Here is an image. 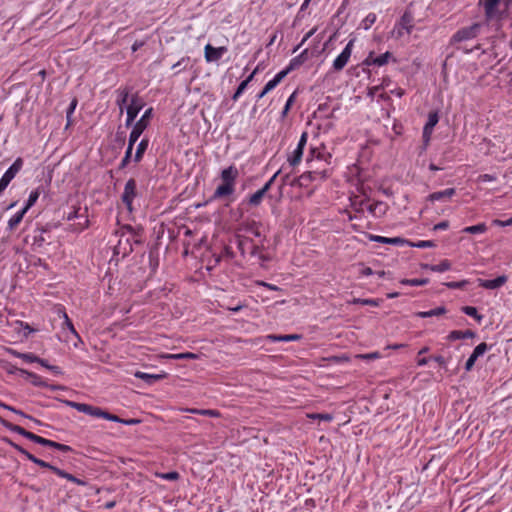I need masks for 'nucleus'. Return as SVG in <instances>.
Wrapping results in <instances>:
<instances>
[{"instance_id": "obj_1", "label": "nucleus", "mask_w": 512, "mask_h": 512, "mask_svg": "<svg viewBox=\"0 0 512 512\" xmlns=\"http://www.w3.org/2000/svg\"><path fill=\"white\" fill-rule=\"evenodd\" d=\"M0 424L3 427L7 428L8 430H10L12 432H15V433H18L19 435L29 439L30 441H32L34 443H37V444H40V445H43V446H48V447L57 449V450L62 451V452L71 451V447L68 446V445L61 444V443H58V442H55V441L43 438L41 436H38V435H36V434H34L32 432H29V431L25 430L21 426L12 424L11 422H9V421L1 418V417H0Z\"/></svg>"}, {"instance_id": "obj_2", "label": "nucleus", "mask_w": 512, "mask_h": 512, "mask_svg": "<svg viewBox=\"0 0 512 512\" xmlns=\"http://www.w3.org/2000/svg\"><path fill=\"white\" fill-rule=\"evenodd\" d=\"M512 0H479L478 5L484 7L487 22L499 21L507 15Z\"/></svg>"}, {"instance_id": "obj_3", "label": "nucleus", "mask_w": 512, "mask_h": 512, "mask_svg": "<svg viewBox=\"0 0 512 512\" xmlns=\"http://www.w3.org/2000/svg\"><path fill=\"white\" fill-rule=\"evenodd\" d=\"M132 242L136 244H140L141 240L137 238L135 230L133 227L127 225L122 228L121 238L118 242V245L115 247L116 253L126 255L133 251Z\"/></svg>"}, {"instance_id": "obj_4", "label": "nucleus", "mask_w": 512, "mask_h": 512, "mask_svg": "<svg viewBox=\"0 0 512 512\" xmlns=\"http://www.w3.org/2000/svg\"><path fill=\"white\" fill-rule=\"evenodd\" d=\"M414 29V15L410 9H406L400 19L394 25L392 36L400 39L404 35H410Z\"/></svg>"}, {"instance_id": "obj_5", "label": "nucleus", "mask_w": 512, "mask_h": 512, "mask_svg": "<svg viewBox=\"0 0 512 512\" xmlns=\"http://www.w3.org/2000/svg\"><path fill=\"white\" fill-rule=\"evenodd\" d=\"M153 109L148 108L144 114L141 116V118L134 124L132 131L129 135V140L132 143H136L141 134L144 132V130L148 127L150 123V119L152 117Z\"/></svg>"}, {"instance_id": "obj_6", "label": "nucleus", "mask_w": 512, "mask_h": 512, "mask_svg": "<svg viewBox=\"0 0 512 512\" xmlns=\"http://www.w3.org/2000/svg\"><path fill=\"white\" fill-rule=\"evenodd\" d=\"M481 25L479 23H474L471 26L463 27L459 29L451 38V43H460L463 41L471 40L477 37L479 34Z\"/></svg>"}, {"instance_id": "obj_7", "label": "nucleus", "mask_w": 512, "mask_h": 512, "mask_svg": "<svg viewBox=\"0 0 512 512\" xmlns=\"http://www.w3.org/2000/svg\"><path fill=\"white\" fill-rule=\"evenodd\" d=\"M136 196V181L135 179L131 178L126 182L124 191L121 196L122 202L125 204L129 212L133 211V200L136 198Z\"/></svg>"}, {"instance_id": "obj_8", "label": "nucleus", "mask_w": 512, "mask_h": 512, "mask_svg": "<svg viewBox=\"0 0 512 512\" xmlns=\"http://www.w3.org/2000/svg\"><path fill=\"white\" fill-rule=\"evenodd\" d=\"M307 140H308V133L303 132L301 134V137L299 139L297 147L291 153V155L288 156L287 161L289 162L290 166L295 167L301 162V159L303 156V151L306 146Z\"/></svg>"}, {"instance_id": "obj_9", "label": "nucleus", "mask_w": 512, "mask_h": 512, "mask_svg": "<svg viewBox=\"0 0 512 512\" xmlns=\"http://www.w3.org/2000/svg\"><path fill=\"white\" fill-rule=\"evenodd\" d=\"M144 102L137 96L133 95L130 104L127 106L126 126L129 127L134 122L140 110L143 108Z\"/></svg>"}, {"instance_id": "obj_10", "label": "nucleus", "mask_w": 512, "mask_h": 512, "mask_svg": "<svg viewBox=\"0 0 512 512\" xmlns=\"http://www.w3.org/2000/svg\"><path fill=\"white\" fill-rule=\"evenodd\" d=\"M353 45H354V40L351 39L347 43V45L343 49V51L334 60V62H333V69L335 71H341L346 66V64L348 63V61H349V59L351 57Z\"/></svg>"}, {"instance_id": "obj_11", "label": "nucleus", "mask_w": 512, "mask_h": 512, "mask_svg": "<svg viewBox=\"0 0 512 512\" xmlns=\"http://www.w3.org/2000/svg\"><path fill=\"white\" fill-rule=\"evenodd\" d=\"M226 52L227 48L225 46L213 47L211 44H207L204 48V58L208 63L217 62Z\"/></svg>"}, {"instance_id": "obj_12", "label": "nucleus", "mask_w": 512, "mask_h": 512, "mask_svg": "<svg viewBox=\"0 0 512 512\" xmlns=\"http://www.w3.org/2000/svg\"><path fill=\"white\" fill-rule=\"evenodd\" d=\"M67 403L70 407L76 409L79 412H82V413H85V414H88V415H91L94 417H98V418L102 417L103 410L98 407H95V406H92L89 404H85V403H78V402H72V401H69Z\"/></svg>"}, {"instance_id": "obj_13", "label": "nucleus", "mask_w": 512, "mask_h": 512, "mask_svg": "<svg viewBox=\"0 0 512 512\" xmlns=\"http://www.w3.org/2000/svg\"><path fill=\"white\" fill-rule=\"evenodd\" d=\"M487 350H488V345L485 342L478 344L474 348V350H473L472 354L470 355V357L468 358V360L466 361L465 369L467 371H470L473 368L476 360L480 356H483Z\"/></svg>"}, {"instance_id": "obj_14", "label": "nucleus", "mask_w": 512, "mask_h": 512, "mask_svg": "<svg viewBox=\"0 0 512 512\" xmlns=\"http://www.w3.org/2000/svg\"><path fill=\"white\" fill-rule=\"evenodd\" d=\"M391 57L392 54L390 52H385L379 56H375L373 52H370L363 64L366 66L376 65L380 67L387 64Z\"/></svg>"}, {"instance_id": "obj_15", "label": "nucleus", "mask_w": 512, "mask_h": 512, "mask_svg": "<svg viewBox=\"0 0 512 512\" xmlns=\"http://www.w3.org/2000/svg\"><path fill=\"white\" fill-rule=\"evenodd\" d=\"M439 121V115L438 112H430L428 114V120L423 128V138L425 141H429L431 134L433 132L434 127L437 125Z\"/></svg>"}, {"instance_id": "obj_16", "label": "nucleus", "mask_w": 512, "mask_h": 512, "mask_svg": "<svg viewBox=\"0 0 512 512\" xmlns=\"http://www.w3.org/2000/svg\"><path fill=\"white\" fill-rule=\"evenodd\" d=\"M507 280V276L501 275L491 280L478 279V285L482 288L493 290L503 286L507 282Z\"/></svg>"}, {"instance_id": "obj_17", "label": "nucleus", "mask_w": 512, "mask_h": 512, "mask_svg": "<svg viewBox=\"0 0 512 512\" xmlns=\"http://www.w3.org/2000/svg\"><path fill=\"white\" fill-rule=\"evenodd\" d=\"M285 77L286 72L277 73L273 79L266 83L263 90L257 95V99L263 98L267 93L273 90Z\"/></svg>"}, {"instance_id": "obj_18", "label": "nucleus", "mask_w": 512, "mask_h": 512, "mask_svg": "<svg viewBox=\"0 0 512 512\" xmlns=\"http://www.w3.org/2000/svg\"><path fill=\"white\" fill-rule=\"evenodd\" d=\"M238 174V169L233 165L223 169L221 172L222 183L235 186V181L236 178L238 177Z\"/></svg>"}, {"instance_id": "obj_19", "label": "nucleus", "mask_w": 512, "mask_h": 512, "mask_svg": "<svg viewBox=\"0 0 512 512\" xmlns=\"http://www.w3.org/2000/svg\"><path fill=\"white\" fill-rule=\"evenodd\" d=\"M308 50L304 49L299 55L291 59L289 65L281 72H286V75L292 70L300 67L307 59Z\"/></svg>"}, {"instance_id": "obj_20", "label": "nucleus", "mask_w": 512, "mask_h": 512, "mask_svg": "<svg viewBox=\"0 0 512 512\" xmlns=\"http://www.w3.org/2000/svg\"><path fill=\"white\" fill-rule=\"evenodd\" d=\"M369 239L374 242L383 243V244H391V245H403L408 243L407 240L400 238V237H383L378 235H370Z\"/></svg>"}, {"instance_id": "obj_21", "label": "nucleus", "mask_w": 512, "mask_h": 512, "mask_svg": "<svg viewBox=\"0 0 512 512\" xmlns=\"http://www.w3.org/2000/svg\"><path fill=\"white\" fill-rule=\"evenodd\" d=\"M134 376L136 378H139V379L145 381V383H147L148 385H152L155 382L164 379L166 377V374L165 373H163V374H149V373L137 371V372L134 373Z\"/></svg>"}, {"instance_id": "obj_22", "label": "nucleus", "mask_w": 512, "mask_h": 512, "mask_svg": "<svg viewBox=\"0 0 512 512\" xmlns=\"http://www.w3.org/2000/svg\"><path fill=\"white\" fill-rule=\"evenodd\" d=\"M388 206L386 203L377 201L367 205V210L375 217H382L386 214Z\"/></svg>"}, {"instance_id": "obj_23", "label": "nucleus", "mask_w": 512, "mask_h": 512, "mask_svg": "<svg viewBox=\"0 0 512 512\" xmlns=\"http://www.w3.org/2000/svg\"><path fill=\"white\" fill-rule=\"evenodd\" d=\"M235 191V186L234 185H228L226 183H222L221 185H219L212 198L213 199H219V198H223V197H226V196H229L231 194H233Z\"/></svg>"}, {"instance_id": "obj_24", "label": "nucleus", "mask_w": 512, "mask_h": 512, "mask_svg": "<svg viewBox=\"0 0 512 512\" xmlns=\"http://www.w3.org/2000/svg\"><path fill=\"white\" fill-rule=\"evenodd\" d=\"M19 372L21 373V375L25 376L26 379H28L32 385L36 387H47V383L39 375L24 369H20Z\"/></svg>"}, {"instance_id": "obj_25", "label": "nucleus", "mask_w": 512, "mask_h": 512, "mask_svg": "<svg viewBox=\"0 0 512 512\" xmlns=\"http://www.w3.org/2000/svg\"><path fill=\"white\" fill-rule=\"evenodd\" d=\"M117 100L116 103L120 109V114L124 112V106L128 101L130 89L128 87L119 88L117 91Z\"/></svg>"}, {"instance_id": "obj_26", "label": "nucleus", "mask_w": 512, "mask_h": 512, "mask_svg": "<svg viewBox=\"0 0 512 512\" xmlns=\"http://www.w3.org/2000/svg\"><path fill=\"white\" fill-rule=\"evenodd\" d=\"M475 335H476L475 332L472 330H466V331L454 330L448 334L447 340L455 341V340H459V339L474 338Z\"/></svg>"}, {"instance_id": "obj_27", "label": "nucleus", "mask_w": 512, "mask_h": 512, "mask_svg": "<svg viewBox=\"0 0 512 512\" xmlns=\"http://www.w3.org/2000/svg\"><path fill=\"white\" fill-rule=\"evenodd\" d=\"M456 190L454 188H448L443 191H437L432 194H430L429 199L431 201H441L445 198H451L453 195H455Z\"/></svg>"}, {"instance_id": "obj_28", "label": "nucleus", "mask_w": 512, "mask_h": 512, "mask_svg": "<svg viewBox=\"0 0 512 512\" xmlns=\"http://www.w3.org/2000/svg\"><path fill=\"white\" fill-rule=\"evenodd\" d=\"M267 339H269L272 342H289V341H296L301 339V335L299 334H288V335H268Z\"/></svg>"}, {"instance_id": "obj_29", "label": "nucleus", "mask_w": 512, "mask_h": 512, "mask_svg": "<svg viewBox=\"0 0 512 512\" xmlns=\"http://www.w3.org/2000/svg\"><path fill=\"white\" fill-rule=\"evenodd\" d=\"M23 167L22 158L18 157L14 163L6 170L4 173L6 176L10 177V179H14V177L19 173V171Z\"/></svg>"}, {"instance_id": "obj_30", "label": "nucleus", "mask_w": 512, "mask_h": 512, "mask_svg": "<svg viewBox=\"0 0 512 512\" xmlns=\"http://www.w3.org/2000/svg\"><path fill=\"white\" fill-rule=\"evenodd\" d=\"M424 269H429L433 272H445L448 271L451 268V263L448 260H442L439 264L431 265V264H424Z\"/></svg>"}, {"instance_id": "obj_31", "label": "nucleus", "mask_w": 512, "mask_h": 512, "mask_svg": "<svg viewBox=\"0 0 512 512\" xmlns=\"http://www.w3.org/2000/svg\"><path fill=\"white\" fill-rule=\"evenodd\" d=\"M446 313V309L444 306H439L429 311H420L416 313L417 317L420 318H428L433 316H440Z\"/></svg>"}, {"instance_id": "obj_32", "label": "nucleus", "mask_w": 512, "mask_h": 512, "mask_svg": "<svg viewBox=\"0 0 512 512\" xmlns=\"http://www.w3.org/2000/svg\"><path fill=\"white\" fill-rule=\"evenodd\" d=\"M148 145H149V140L144 138L140 141V143L138 144L137 146V149H136V152H135V155H134V161L135 162H140L141 159L143 158V155L145 153V151L147 150L148 148Z\"/></svg>"}, {"instance_id": "obj_33", "label": "nucleus", "mask_w": 512, "mask_h": 512, "mask_svg": "<svg viewBox=\"0 0 512 512\" xmlns=\"http://www.w3.org/2000/svg\"><path fill=\"white\" fill-rule=\"evenodd\" d=\"M26 214L25 209L20 210L14 216H12L8 221L9 230H14L18 224L22 221L24 215Z\"/></svg>"}, {"instance_id": "obj_34", "label": "nucleus", "mask_w": 512, "mask_h": 512, "mask_svg": "<svg viewBox=\"0 0 512 512\" xmlns=\"http://www.w3.org/2000/svg\"><path fill=\"white\" fill-rule=\"evenodd\" d=\"M464 233L469 234H480L487 231V226L485 223H479L473 226H467L462 230Z\"/></svg>"}, {"instance_id": "obj_35", "label": "nucleus", "mask_w": 512, "mask_h": 512, "mask_svg": "<svg viewBox=\"0 0 512 512\" xmlns=\"http://www.w3.org/2000/svg\"><path fill=\"white\" fill-rule=\"evenodd\" d=\"M462 311L470 316V317H473L474 319H476L478 322H481V320L483 319V316L480 315L476 309V307H473V306H464L462 307Z\"/></svg>"}, {"instance_id": "obj_36", "label": "nucleus", "mask_w": 512, "mask_h": 512, "mask_svg": "<svg viewBox=\"0 0 512 512\" xmlns=\"http://www.w3.org/2000/svg\"><path fill=\"white\" fill-rule=\"evenodd\" d=\"M189 412L204 416L218 417L220 413L217 410L212 409H188Z\"/></svg>"}, {"instance_id": "obj_37", "label": "nucleus", "mask_w": 512, "mask_h": 512, "mask_svg": "<svg viewBox=\"0 0 512 512\" xmlns=\"http://www.w3.org/2000/svg\"><path fill=\"white\" fill-rule=\"evenodd\" d=\"M189 63H190V58L183 57L172 66V69L175 70V73L177 74V73L181 72L182 70H185L187 68V66L189 65Z\"/></svg>"}, {"instance_id": "obj_38", "label": "nucleus", "mask_w": 512, "mask_h": 512, "mask_svg": "<svg viewBox=\"0 0 512 512\" xmlns=\"http://www.w3.org/2000/svg\"><path fill=\"white\" fill-rule=\"evenodd\" d=\"M39 195H40V193L37 189L31 191V193L28 197L27 203H26L25 207L23 208V209H25L26 212L36 203V201L39 198Z\"/></svg>"}, {"instance_id": "obj_39", "label": "nucleus", "mask_w": 512, "mask_h": 512, "mask_svg": "<svg viewBox=\"0 0 512 512\" xmlns=\"http://www.w3.org/2000/svg\"><path fill=\"white\" fill-rule=\"evenodd\" d=\"M166 358H169V359H176V360H180V359H197L198 356L194 353H191V352H185V353H179V354H168L166 356Z\"/></svg>"}, {"instance_id": "obj_40", "label": "nucleus", "mask_w": 512, "mask_h": 512, "mask_svg": "<svg viewBox=\"0 0 512 512\" xmlns=\"http://www.w3.org/2000/svg\"><path fill=\"white\" fill-rule=\"evenodd\" d=\"M264 195H265V193L259 189L258 191H256L254 194H252L250 196L249 204L252 206H258L261 203Z\"/></svg>"}, {"instance_id": "obj_41", "label": "nucleus", "mask_w": 512, "mask_h": 512, "mask_svg": "<svg viewBox=\"0 0 512 512\" xmlns=\"http://www.w3.org/2000/svg\"><path fill=\"white\" fill-rule=\"evenodd\" d=\"M28 460H30L31 462L35 463L36 465H38L40 467L50 469L51 471H53V468H56L55 466L51 465L50 463L45 462L44 460H41V459L35 457L34 455H28Z\"/></svg>"}, {"instance_id": "obj_42", "label": "nucleus", "mask_w": 512, "mask_h": 512, "mask_svg": "<svg viewBox=\"0 0 512 512\" xmlns=\"http://www.w3.org/2000/svg\"><path fill=\"white\" fill-rule=\"evenodd\" d=\"M134 144L135 143H132L130 140L128 141V147L126 149L125 155H124V157H123V159L121 161V164H120L121 168H124L128 164V162L130 161Z\"/></svg>"}, {"instance_id": "obj_43", "label": "nucleus", "mask_w": 512, "mask_h": 512, "mask_svg": "<svg viewBox=\"0 0 512 512\" xmlns=\"http://www.w3.org/2000/svg\"><path fill=\"white\" fill-rule=\"evenodd\" d=\"M376 14L369 13L362 21L361 26L367 30L369 29L376 21Z\"/></svg>"}, {"instance_id": "obj_44", "label": "nucleus", "mask_w": 512, "mask_h": 512, "mask_svg": "<svg viewBox=\"0 0 512 512\" xmlns=\"http://www.w3.org/2000/svg\"><path fill=\"white\" fill-rule=\"evenodd\" d=\"M244 229L247 232H251L256 237L260 236V231H259V228H258V224L255 221L245 223L244 224Z\"/></svg>"}, {"instance_id": "obj_45", "label": "nucleus", "mask_w": 512, "mask_h": 512, "mask_svg": "<svg viewBox=\"0 0 512 512\" xmlns=\"http://www.w3.org/2000/svg\"><path fill=\"white\" fill-rule=\"evenodd\" d=\"M401 283L410 286H423L428 283V279H404L401 281Z\"/></svg>"}, {"instance_id": "obj_46", "label": "nucleus", "mask_w": 512, "mask_h": 512, "mask_svg": "<svg viewBox=\"0 0 512 512\" xmlns=\"http://www.w3.org/2000/svg\"><path fill=\"white\" fill-rule=\"evenodd\" d=\"M411 247H417V248H431L434 247L435 244L433 241L425 240V241H418V242H409L407 243Z\"/></svg>"}, {"instance_id": "obj_47", "label": "nucleus", "mask_w": 512, "mask_h": 512, "mask_svg": "<svg viewBox=\"0 0 512 512\" xmlns=\"http://www.w3.org/2000/svg\"><path fill=\"white\" fill-rule=\"evenodd\" d=\"M311 419H319L330 422L333 420V416L329 413H312L307 415Z\"/></svg>"}, {"instance_id": "obj_48", "label": "nucleus", "mask_w": 512, "mask_h": 512, "mask_svg": "<svg viewBox=\"0 0 512 512\" xmlns=\"http://www.w3.org/2000/svg\"><path fill=\"white\" fill-rule=\"evenodd\" d=\"M37 363H39L41 366L51 370L55 374H61L62 373L61 369L58 366L48 364V362L45 359H42V358L38 357Z\"/></svg>"}, {"instance_id": "obj_49", "label": "nucleus", "mask_w": 512, "mask_h": 512, "mask_svg": "<svg viewBox=\"0 0 512 512\" xmlns=\"http://www.w3.org/2000/svg\"><path fill=\"white\" fill-rule=\"evenodd\" d=\"M17 356L27 363H37L38 361V356L32 353H17Z\"/></svg>"}, {"instance_id": "obj_50", "label": "nucleus", "mask_w": 512, "mask_h": 512, "mask_svg": "<svg viewBox=\"0 0 512 512\" xmlns=\"http://www.w3.org/2000/svg\"><path fill=\"white\" fill-rule=\"evenodd\" d=\"M63 317H64V325L69 329V331L76 337L80 340V337H79V334L77 333V331L75 330L71 320L69 319L68 315L64 312L63 313Z\"/></svg>"}, {"instance_id": "obj_51", "label": "nucleus", "mask_w": 512, "mask_h": 512, "mask_svg": "<svg viewBox=\"0 0 512 512\" xmlns=\"http://www.w3.org/2000/svg\"><path fill=\"white\" fill-rule=\"evenodd\" d=\"M247 86V81H242L239 84L238 88L236 89L235 93L233 94L232 99L236 101L243 94Z\"/></svg>"}, {"instance_id": "obj_52", "label": "nucleus", "mask_w": 512, "mask_h": 512, "mask_svg": "<svg viewBox=\"0 0 512 512\" xmlns=\"http://www.w3.org/2000/svg\"><path fill=\"white\" fill-rule=\"evenodd\" d=\"M295 94H296L295 92H294V93H292V94L290 95V97L288 98V100L286 101V104H285V106H284V109H283V111H282V113H281L282 118L286 117V115H287L288 111L290 110V108H291V106H292V104H293V102H294V99H295Z\"/></svg>"}, {"instance_id": "obj_53", "label": "nucleus", "mask_w": 512, "mask_h": 512, "mask_svg": "<svg viewBox=\"0 0 512 512\" xmlns=\"http://www.w3.org/2000/svg\"><path fill=\"white\" fill-rule=\"evenodd\" d=\"M77 106V99H73L67 109L66 117H67V125L71 122V115L73 114L75 108Z\"/></svg>"}, {"instance_id": "obj_54", "label": "nucleus", "mask_w": 512, "mask_h": 512, "mask_svg": "<svg viewBox=\"0 0 512 512\" xmlns=\"http://www.w3.org/2000/svg\"><path fill=\"white\" fill-rule=\"evenodd\" d=\"M53 472H54L55 474H57L58 476H60V477H62V478H65V479H67V480H69V481H71V482H72V480H74V476H73L72 474L67 473L66 471L61 470V469H59V468H57V467H56V468H53Z\"/></svg>"}, {"instance_id": "obj_55", "label": "nucleus", "mask_w": 512, "mask_h": 512, "mask_svg": "<svg viewBox=\"0 0 512 512\" xmlns=\"http://www.w3.org/2000/svg\"><path fill=\"white\" fill-rule=\"evenodd\" d=\"M7 443L13 447L15 450H17L19 453L23 454L27 459H28V455H32L31 453H29L27 450H25L23 447H21L20 445L14 443L13 441L11 440H7Z\"/></svg>"}, {"instance_id": "obj_56", "label": "nucleus", "mask_w": 512, "mask_h": 512, "mask_svg": "<svg viewBox=\"0 0 512 512\" xmlns=\"http://www.w3.org/2000/svg\"><path fill=\"white\" fill-rule=\"evenodd\" d=\"M497 177L491 174H481L477 178V182H493L496 181Z\"/></svg>"}, {"instance_id": "obj_57", "label": "nucleus", "mask_w": 512, "mask_h": 512, "mask_svg": "<svg viewBox=\"0 0 512 512\" xmlns=\"http://www.w3.org/2000/svg\"><path fill=\"white\" fill-rule=\"evenodd\" d=\"M101 418H104V419L112 421V422H119V423H122V421H123V419L119 418L117 415L110 414L104 410H103V414H102Z\"/></svg>"}, {"instance_id": "obj_58", "label": "nucleus", "mask_w": 512, "mask_h": 512, "mask_svg": "<svg viewBox=\"0 0 512 512\" xmlns=\"http://www.w3.org/2000/svg\"><path fill=\"white\" fill-rule=\"evenodd\" d=\"M353 303H359L362 305L377 306L378 303L374 299H354Z\"/></svg>"}, {"instance_id": "obj_59", "label": "nucleus", "mask_w": 512, "mask_h": 512, "mask_svg": "<svg viewBox=\"0 0 512 512\" xmlns=\"http://www.w3.org/2000/svg\"><path fill=\"white\" fill-rule=\"evenodd\" d=\"M368 203L365 200H354L352 202V206L356 211H362L364 209V206L367 208Z\"/></svg>"}, {"instance_id": "obj_60", "label": "nucleus", "mask_w": 512, "mask_h": 512, "mask_svg": "<svg viewBox=\"0 0 512 512\" xmlns=\"http://www.w3.org/2000/svg\"><path fill=\"white\" fill-rule=\"evenodd\" d=\"M251 255L258 256L262 261L266 260V258L261 254V248L254 244L251 246Z\"/></svg>"}, {"instance_id": "obj_61", "label": "nucleus", "mask_w": 512, "mask_h": 512, "mask_svg": "<svg viewBox=\"0 0 512 512\" xmlns=\"http://www.w3.org/2000/svg\"><path fill=\"white\" fill-rule=\"evenodd\" d=\"M316 28L311 29L302 39V41L295 47L293 53H295L300 47L315 33Z\"/></svg>"}, {"instance_id": "obj_62", "label": "nucleus", "mask_w": 512, "mask_h": 512, "mask_svg": "<svg viewBox=\"0 0 512 512\" xmlns=\"http://www.w3.org/2000/svg\"><path fill=\"white\" fill-rule=\"evenodd\" d=\"M492 224L495 225V226H501V227L510 226V225H512V218H510V219H508L506 221L499 220V219H494L492 221Z\"/></svg>"}, {"instance_id": "obj_63", "label": "nucleus", "mask_w": 512, "mask_h": 512, "mask_svg": "<svg viewBox=\"0 0 512 512\" xmlns=\"http://www.w3.org/2000/svg\"><path fill=\"white\" fill-rule=\"evenodd\" d=\"M162 478L166 480H177L179 478V474L177 472H168L163 474Z\"/></svg>"}, {"instance_id": "obj_64", "label": "nucleus", "mask_w": 512, "mask_h": 512, "mask_svg": "<svg viewBox=\"0 0 512 512\" xmlns=\"http://www.w3.org/2000/svg\"><path fill=\"white\" fill-rule=\"evenodd\" d=\"M448 227H449V222L442 221V222H439L438 224H436L433 229L434 230H446Z\"/></svg>"}]
</instances>
